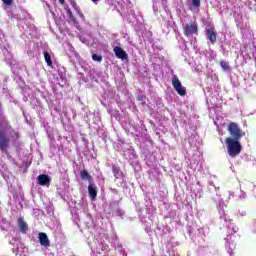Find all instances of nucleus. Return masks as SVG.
I'll use <instances>...</instances> for the list:
<instances>
[{
  "label": "nucleus",
  "mask_w": 256,
  "mask_h": 256,
  "mask_svg": "<svg viewBox=\"0 0 256 256\" xmlns=\"http://www.w3.org/2000/svg\"><path fill=\"white\" fill-rule=\"evenodd\" d=\"M60 5H65V0H59Z\"/></svg>",
  "instance_id": "nucleus-22"
},
{
  "label": "nucleus",
  "mask_w": 256,
  "mask_h": 256,
  "mask_svg": "<svg viewBox=\"0 0 256 256\" xmlns=\"http://www.w3.org/2000/svg\"><path fill=\"white\" fill-rule=\"evenodd\" d=\"M220 66L222 67L223 71H229V69H231L229 62H225V60H220Z\"/></svg>",
  "instance_id": "nucleus-14"
},
{
  "label": "nucleus",
  "mask_w": 256,
  "mask_h": 256,
  "mask_svg": "<svg viewBox=\"0 0 256 256\" xmlns=\"http://www.w3.org/2000/svg\"><path fill=\"white\" fill-rule=\"evenodd\" d=\"M44 59L48 67H53V60L51 59V54H49V52L44 51Z\"/></svg>",
  "instance_id": "nucleus-12"
},
{
  "label": "nucleus",
  "mask_w": 256,
  "mask_h": 256,
  "mask_svg": "<svg viewBox=\"0 0 256 256\" xmlns=\"http://www.w3.org/2000/svg\"><path fill=\"white\" fill-rule=\"evenodd\" d=\"M92 59L98 63H101V61H103V56L99 54H92Z\"/></svg>",
  "instance_id": "nucleus-16"
},
{
  "label": "nucleus",
  "mask_w": 256,
  "mask_h": 256,
  "mask_svg": "<svg viewBox=\"0 0 256 256\" xmlns=\"http://www.w3.org/2000/svg\"><path fill=\"white\" fill-rule=\"evenodd\" d=\"M18 227L21 233H25L26 231H29V226L27 225L26 221L23 220V218L18 219Z\"/></svg>",
  "instance_id": "nucleus-11"
},
{
  "label": "nucleus",
  "mask_w": 256,
  "mask_h": 256,
  "mask_svg": "<svg viewBox=\"0 0 256 256\" xmlns=\"http://www.w3.org/2000/svg\"><path fill=\"white\" fill-rule=\"evenodd\" d=\"M225 143L227 147V153L230 157H238V155H241L243 146H241L240 140L226 138Z\"/></svg>",
  "instance_id": "nucleus-2"
},
{
  "label": "nucleus",
  "mask_w": 256,
  "mask_h": 256,
  "mask_svg": "<svg viewBox=\"0 0 256 256\" xmlns=\"http://www.w3.org/2000/svg\"><path fill=\"white\" fill-rule=\"evenodd\" d=\"M93 1V3H97V1H99V0H92Z\"/></svg>",
  "instance_id": "nucleus-23"
},
{
  "label": "nucleus",
  "mask_w": 256,
  "mask_h": 256,
  "mask_svg": "<svg viewBox=\"0 0 256 256\" xmlns=\"http://www.w3.org/2000/svg\"><path fill=\"white\" fill-rule=\"evenodd\" d=\"M37 179L38 185H41L42 187H49V185H51V178H49V175L41 174Z\"/></svg>",
  "instance_id": "nucleus-7"
},
{
  "label": "nucleus",
  "mask_w": 256,
  "mask_h": 256,
  "mask_svg": "<svg viewBox=\"0 0 256 256\" xmlns=\"http://www.w3.org/2000/svg\"><path fill=\"white\" fill-rule=\"evenodd\" d=\"M80 177L81 179H84L85 181H91L92 177L89 174V172L87 170H82L80 172Z\"/></svg>",
  "instance_id": "nucleus-13"
},
{
  "label": "nucleus",
  "mask_w": 256,
  "mask_h": 256,
  "mask_svg": "<svg viewBox=\"0 0 256 256\" xmlns=\"http://www.w3.org/2000/svg\"><path fill=\"white\" fill-rule=\"evenodd\" d=\"M71 3H72V7H74V9H77V2H75V0H73Z\"/></svg>",
  "instance_id": "nucleus-21"
},
{
  "label": "nucleus",
  "mask_w": 256,
  "mask_h": 256,
  "mask_svg": "<svg viewBox=\"0 0 256 256\" xmlns=\"http://www.w3.org/2000/svg\"><path fill=\"white\" fill-rule=\"evenodd\" d=\"M193 7H196V9H199L201 7V0H191Z\"/></svg>",
  "instance_id": "nucleus-17"
},
{
  "label": "nucleus",
  "mask_w": 256,
  "mask_h": 256,
  "mask_svg": "<svg viewBox=\"0 0 256 256\" xmlns=\"http://www.w3.org/2000/svg\"><path fill=\"white\" fill-rule=\"evenodd\" d=\"M112 171H113L114 177H117L121 173V168L117 165H113Z\"/></svg>",
  "instance_id": "nucleus-15"
},
{
  "label": "nucleus",
  "mask_w": 256,
  "mask_h": 256,
  "mask_svg": "<svg viewBox=\"0 0 256 256\" xmlns=\"http://www.w3.org/2000/svg\"><path fill=\"white\" fill-rule=\"evenodd\" d=\"M199 27L197 26V23L193 22L190 24H186L183 28L184 35L186 37H193V35H197Z\"/></svg>",
  "instance_id": "nucleus-5"
},
{
  "label": "nucleus",
  "mask_w": 256,
  "mask_h": 256,
  "mask_svg": "<svg viewBox=\"0 0 256 256\" xmlns=\"http://www.w3.org/2000/svg\"><path fill=\"white\" fill-rule=\"evenodd\" d=\"M137 101L144 102L145 101V96L144 95H138Z\"/></svg>",
  "instance_id": "nucleus-20"
},
{
  "label": "nucleus",
  "mask_w": 256,
  "mask_h": 256,
  "mask_svg": "<svg viewBox=\"0 0 256 256\" xmlns=\"http://www.w3.org/2000/svg\"><path fill=\"white\" fill-rule=\"evenodd\" d=\"M228 132L231 139H234L235 141H241L243 137H245V132L241 127H239V124L235 122H231L228 125Z\"/></svg>",
  "instance_id": "nucleus-3"
},
{
  "label": "nucleus",
  "mask_w": 256,
  "mask_h": 256,
  "mask_svg": "<svg viewBox=\"0 0 256 256\" xmlns=\"http://www.w3.org/2000/svg\"><path fill=\"white\" fill-rule=\"evenodd\" d=\"M39 242L42 247H50L51 241H49V237H47V234L45 232H40L38 234Z\"/></svg>",
  "instance_id": "nucleus-9"
},
{
  "label": "nucleus",
  "mask_w": 256,
  "mask_h": 256,
  "mask_svg": "<svg viewBox=\"0 0 256 256\" xmlns=\"http://www.w3.org/2000/svg\"><path fill=\"white\" fill-rule=\"evenodd\" d=\"M88 194L92 201H95L97 199V186L93 184L88 185Z\"/></svg>",
  "instance_id": "nucleus-10"
},
{
  "label": "nucleus",
  "mask_w": 256,
  "mask_h": 256,
  "mask_svg": "<svg viewBox=\"0 0 256 256\" xmlns=\"http://www.w3.org/2000/svg\"><path fill=\"white\" fill-rule=\"evenodd\" d=\"M5 5H13V0H2Z\"/></svg>",
  "instance_id": "nucleus-19"
},
{
  "label": "nucleus",
  "mask_w": 256,
  "mask_h": 256,
  "mask_svg": "<svg viewBox=\"0 0 256 256\" xmlns=\"http://www.w3.org/2000/svg\"><path fill=\"white\" fill-rule=\"evenodd\" d=\"M172 86L181 97H185V95H187V89L183 87L177 75H174V77L172 78Z\"/></svg>",
  "instance_id": "nucleus-4"
},
{
  "label": "nucleus",
  "mask_w": 256,
  "mask_h": 256,
  "mask_svg": "<svg viewBox=\"0 0 256 256\" xmlns=\"http://www.w3.org/2000/svg\"><path fill=\"white\" fill-rule=\"evenodd\" d=\"M11 139H19V132L15 131L5 116L0 118V151L7 153L11 145Z\"/></svg>",
  "instance_id": "nucleus-1"
},
{
  "label": "nucleus",
  "mask_w": 256,
  "mask_h": 256,
  "mask_svg": "<svg viewBox=\"0 0 256 256\" xmlns=\"http://www.w3.org/2000/svg\"><path fill=\"white\" fill-rule=\"evenodd\" d=\"M66 13H67L68 17L70 19H72V21L75 20V16H73V12L69 8L66 9Z\"/></svg>",
  "instance_id": "nucleus-18"
},
{
  "label": "nucleus",
  "mask_w": 256,
  "mask_h": 256,
  "mask_svg": "<svg viewBox=\"0 0 256 256\" xmlns=\"http://www.w3.org/2000/svg\"><path fill=\"white\" fill-rule=\"evenodd\" d=\"M206 35L212 45L217 43V32H215V28H207Z\"/></svg>",
  "instance_id": "nucleus-8"
},
{
  "label": "nucleus",
  "mask_w": 256,
  "mask_h": 256,
  "mask_svg": "<svg viewBox=\"0 0 256 256\" xmlns=\"http://www.w3.org/2000/svg\"><path fill=\"white\" fill-rule=\"evenodd\" d=\"M113 51L118 59H121L122 61H125V59H129L127 52H125L123 48L116 46L114 47Z\"/></svg>",
  "instance_id": "nucleus-6"
}]
</instances>
